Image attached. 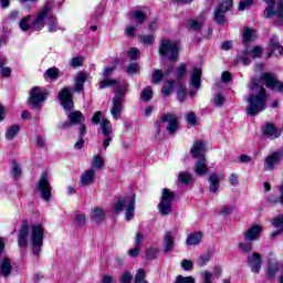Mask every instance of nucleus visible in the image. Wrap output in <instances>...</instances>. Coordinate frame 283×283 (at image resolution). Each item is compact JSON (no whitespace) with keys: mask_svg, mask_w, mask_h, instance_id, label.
<instances>
[{"mask_svg":"<svg viewBox=\"0 0 283 283\" xmlns=\"http://www.w3.org/2000/svg\"><path fill=\"white\" fill-rule=\"evenodd\" d=\"M269 95L264 86L260 85V80L253 77L250 85V95L247 98L245 112L249 116H258L261 112L266 109Z\"/></svg>","mask_w":283,"mask_h":283,"instance_id":"obj_1","label":"nucleus"},{"mask_svg":"<svg viewBox=\"0 0 283 283\" xmlns=\"http://www.w3.org/2000/svg\"><path fill=\"white\" fill-rule=\"evenodd\" d=\"M52 12V4L50 2H46L42 10L38 13L35 19L30 24V19H32L31 15H25L21 19L19 23V28L22 30V32H28V30H33L34 32H39L45 28V19L48 18V14Z\"/></svg>","mask_w":283,"mask_h":283,"instance_id":"obj_2","label":"nucleus"},{"mask_svg":"<svg viewBox=\"0 0 283 283\" xmlns=\"http://www.w3.org/2000/svg\"><path fill=\"white\" fill-rule=\"evenodd\" d=\"M45 238V230L41 223L31 224L30 242L33 255H39L43 249V239Z\"/></svg>","mask_w":283,"mask_h":283,"instance_id":"obj_3","label":"nucleus"},{"mask_svg":"<svg viewBox=\"0 0 283 283\" xmlns=\"http://www.w3.org/2000/svg\"><path fill=\"white\" fill-rule=\"evenodd\" d=\"M127 83L123 80V86L117 87L115 91V96L113 97V107L111 109V114L114 120H118L120 118V114H123V101H125V94H127Z\"/></svg>","mask_w":283,"mask_h":283,"instance_id":"obj_4","label":"nucleus"},{"mask_svg":"<svg viewBox=\"0 0 283 283\" xmlns=\"http://www.w3.org/2000/svg\"><path fill=\"white\" fill-rule=\"evenodd\" d=\"M35 189L44 202L52 200V185H50V174L48 170H43L41 177L38 179Z\"/></svg>","mask_w":283,"mask_h":283,"instance_id":"obj_5","label":"nucleus"},{"mask_svg":"<svg viewBox=\"0 0 283 283\" xmlns=\"http://www.w3.org/2000/svg\"><path fill=\"white\" fill-rule=\"evenodd\" d=\"M159 54L161 56H167L169 61H176L180 54V43L167 39L161 40Z\"/></svg>","mask_w":283,"mask_h":283,"instance_id":"obj_6","label":"nucleus"},{"mask_svg":"<svg viewBox=\"0 0 283 283\" xmlns=\"http://www.w3.org/2000/svg\"><path fill=\"white\" fill-rule=\"evenodd\" d=\"M29 94V105H31V107H34V109H39L40 107H42L48 99V91L39 86H34L33 88H31Z\"/></svg>","mask_w":283,"mask_h":283,"instance_id":"obj_7","label":"nucleus"},{"mask_svg":"<svg viewBox=\"0 0 283 283\" xmlns=\"http://www.w3.org/2000/svg\"><path fill=\"white\" fill-rule=\"evenodd\" d=\"M176 200V193L169 190L168 188L163 189L161 200L158 205V209L160 213H171V205Z\"/></svg>","mask_w":283,"mask_h":283,"instance_id":"obj_8","label":"nucleus"},{"mask_svg":"<svg viewBox=\"0 0 283 283\" xmlns=\"http://www.w3.org/2000/svg\"><path fill=\"white\" fill-rule=\"evenodd\" d=\"M261 80L269 90H276L280 94H283V82L277 80V75L273 73H263Z\"/></svg>","mask_w":283,"mask_h":283,"instance_id":"obj_9","label":"nucleus"},{"mask_svg":"<svg viewBox=\"0 0 283 283\" xmlns=\"http://www.w3.org/2000/svg\"><path fill=\"white\" fill-rule=\"evenodd\" d=\"M265 3H268L269 8L265 9L264 14L266 19H272L273 17H277L283 21V0H279L276 10L275 8V0H263Z\"/></svg>","mask_w":283,"mask_h":283,"instance_id":"obj_10","label":"nucleus"},{"mask_svg":"<svg viewBox=\"0 0 283 283\" xmlns=\"http://www.w3.org/2000/svg\"><path fill=\"white\" fill-rule=\"evenodd\" d=\"M160 123H168L166 129L170 136H174L178 132V117L172 114H166L160 118V122H156L157 129H160Z\"/></svg>","mask_w":283,"mask_h":283,"instance_id":"obj_11","label":"nucleus"},{"mask_svg":"<svg viewBox=\"0 0 283 283\" xmlns=\"http://www.w3.org/2000/svg\"><path fill=\"white\" fill-rule=\"evenodd\" d=\"M135 205L136 200L134 198H119L114 205V211L115 213H120L126 210L127 213H134Z\"/></svg>","mask_w":283,"mask_h":283,"instance_id":"obj_12","label":"nucleus"},{"mask_svg":"<svg viewBox=\"0 0 283 283\" xmlns=\"http://www.w3.org/2000/svg\"><path fill=\"white\" fill-rule=\"evenodd\" d=\"M282 160L283 149L276 150L265 157L263 169L265 171H273L275 169V165H280Z\"/></svg>","mask_w":283,"mask_h":283,"instance_id":"obj_13","label":"nucleus"},{"mask_svg":"<svg viewBox=\"0 0 283 283\" xmlns=\"http://www.w3.org/2000/svg\"><path fill=\"white\" fill-rule=\"evenodd\" d=\"M207 21V11H203L199 14V19H189L186 22V28L192 32H202L205 28V22Z\"/></svg>","mask_w":283,"mask_h":283,"instance_id":"obj_14","label":"nucleus"},{"mask_svg":"<svg viewBox=\"0 0 283 283\" xmlns=\"http://www.w3.org/2000/svg\"><path fill=\"white\" fill-rule=\"evenodd\" d=\"M3 249H6V243L3 242V239L0 238V255H3ZM10 273H12V262L6 256L0 263V275H2V277H8Z\"/></svg>","mask_w":283,"mask_h":283,"instance_id":"obj_15","label":"nucleus"},{"mask_svg":"<svg viewBox=\"0 0 283 283\" xmlns=\"http://www.w3.org/2000/svg\"><path fill=\"white\" fill-rule=\"evenodd\" d=\"M262 255L260 253L254 252L248 255V266L251 269L252 273H260L262 271Z\"/></svg>","mask_w":283,"mask_h":283,"instance_id":"obj_16","label":"nucleus"},{"mask_svg":"<svg viewBox=\"0 0 283 283\" xmlns=\"http://www.w3.org/2000/svg\"><path fill=\"white\" fill-rule=\"evenodd\" d=\"M247 56H251L252 59H261L262 57V46L256 45L252 50H249V46H245L243 51V56L241 57V61L243 65H249L251 61Z\"/></svg>","mask_w":283,"mask_h":283,"instance_id":"obj_17","label":"nucleus"},{"mask_svg":"<svg viewBox=\"0 0 283 283\" xmlns=\"http://www.w3.org/2000/svg\"><path fill=\"white\" fill-rule=\"evenodd\" d=\"M59 98L64 109H72V105H74V102H72V90L70 87H64L59 93Z\"/></svg>","mask_w":283,"mask_h":283,"instance_id":"obj_18","label":"nucleus"},{"mask_svg":"<svg viewBox=\"0 0 283 283\" xmlns=\"http://www.w3.org/2000/svg\"><path fill=\"white\" fill-rule=\"evenodd\" d=\"M28 235H30V222L28 220L22 221V226L18 233L19 247H28Z\"/></svg>","mask_w":283,"mask_h":283,"instance_id":"obj_19","label":"nucleus"},{"mask_svg":"<svg viewBox=\"0 0 283 283\" xmlns=\"http://www.w3.org/2000/svg\"><path fill=\"white\" fill-rule=\"evenodd\" d=\"M262 132L265 138H270L271 140H275V138H280V136H282V130L275 127V124L273 123H266L262 127Z\"/></svg>","mask_w":283,"mask_h":283,"instance_id":"obj_20","label":"nucleus"},{"mask_svg":"<svg viewBox=\"0 0 283 283\" xmlns=\"http://www.w3.org/2000/svg\"><path fill=\"white\" fill-rule=\"evenodd\" d=\"M260 233H262V227L259 224H254L245 231L243 238L248 242H255V240L260 238Z\"/></svg>","mask_w":283,"mask_h":283,"instance_id":"obj_21","label":"nucleus"},{"mask_svg":"<svg viewBox=\"0 0 283 283\" xmlns=\"http://www.w3.org/2000/svg\"><path fill=\"white\" fill-rule=\"evenodd\" d=\"M190 85L195 87V90H200L202 85V70L199 67H195L190 75Z\"/></svg>","mask_w":283,"mask_h":283,"instance_id":"obj_22","label":"nucleus"},{"mask_svg":"<svg viewBox=\"0 0 283 283\" xmlns=\"http://www.w3.org/2000/svg\"><path fill=\"white\" fill-rule=\"evenodd\" d=\"M69 120L70 123L66 122L62 125L63 129H65L67 125H81V123L85 122V116H83V113H81L80 111H75L69 114Z\"/></svg>","mask_w":283,"mask_h":283,"instance_id":"obj_23","label":"nucleus"},{"mask_svg":"<svg viewBox=\"0 0 283 283\" xmlns=\"http://www.w3.org/2000/svg\"><path fill=\"white\" fill-rule=\"evenodd\" d=\"M209 182H210V191L211 193H216L218 189L220 188V182L224 180V176L222 174H212L209 177Z\"/></svg>","mask_w":283,"mask_h":283,"instance_id":"obj_24","label":"nucleus"},{"mask_svg":"<svg viewBox=\"0 0 283 283\" xmlns=\"http://www.w3.org/2000/svg\"><path fill=\"white\" fill-rule=\"evenodd\" d=\"M176 249V241L171 232H166L164 235V251L165 253H171Z\"/></svg>","mask_w":283,"mask_h":283,"instance_id":"obj_25","label":"nucleus"},{"mask_svg":"<svg viewBox=\"0 0 283 283\" xmlns=\"http://www.w3.org/2000/svg\"><path fill=\"white\" fill-rule=\"evenodd\" d=\"M205 151V142L202 140H197L193 143L191 149H190V154L192 156V158H202V153Z\"/></svg>","mask_w":283,"mask_h":283,"instance_id":"obj_26","label":"nucleus"},{"mask_svg":"<svg viewBox=\"0 0 283 283\" xmlns=\"http://www.w3.org/2000/svg\"><path fill=\"white\" fill-rule=\"evenodd\" d=\"M94 180H96V172L94 169H88L81 176V185L83 187L92 185Z\"/></svg>","mask_w":283,"mask_h":283,"instance_id":"obj_27","label":"nucleus"},{"mask_svg":"<svg viewBox=\"0 0 283 283\" xmlns=\"http://www.w3.org/2000/svg\"><path fill=\"white\" fill-rule=\"evenodd\" d=\"M85 81H87V73H77L73 92H83V90H85Z\"/></svg>","mask_w":283,"mask_h":283,"instance_id":"obj_28","label":"nucleus"},{"mask_svg":"<svg viewBox=\"0 0 283 283\" xmlns=\"http://www.w3.org/2000/svg\"><path fill=\"white\" fill-rule=\"evenodd\" d=\"M195 174L197 176H205L209 168L207 167V159L205 157H200L199 160L195 164Z\"/></svg>","mask_w":283,"mask_h":283,"instance_id":"obj_29","label":"nucleus"},{"mask_svg":"<svg viewBox=\"0 0 283 283\" xmlns=\"http://www.w3.org/2000/svg\"><path fill=\"white\" fill-rule=\"evenodd\" d=\"M202 242V232H192L188 234L186 244L188 247H198Z\"/></svg>","mask_w":283,"mask_h":283,"instance_id":"obj_30","label":"nucleus"},{"mask_svg":"<svg viewBox=\"0 0 283 283\" xmlns=\"http://www.w3.org/2000/svg\"><path fill=\"white\" fill-rule=\"evenodd\" d=\"M272 227H274V229H279L277 231L271 233L272 240H275L283 231V214L273 219Z\"/></svg>","mask_w":283,"mask_h":283,"instance_id":"obj_31","label":"nucleus"},{"mask_svg":"<svg viewBox=\"0 0 283 283\" xmlns=\"http://www.w3.org/2000/svg\"><path fill=\"white\" fill-rule=\"evenodd\" d=\"M251 41H255V30L254 29H249L244 28L243 29V45L244 48H249V44Z\"/></svg>","mask_w":283,"mask_h":283,"instance_id":"obj_32","label":"nucleus"},{"mask_svg":"<svg viewBox=\"0 0 283 283\" xmlns=\"http://www.w3.org/2000/svg\"><path fill=\"white\" fill-rule=\"evenodd\" d=\"M280 271V262L276 260H270L268 262V277H275L277 275V272Z\"/></svg>","mask_w":283,"mask_h":283,"instance_id":"obj_33","label":"nucleus"},{"mask_svg":"<svg viewBox=\"0 0 283 283\" xmlns=\"http://www.w3.org/2000/svg\"><path fill=\"white\" fill-rule=\"evenodd\" d=\"M171 74L170 70L163 72L161 70L155 69L153 71V83L154 85H158L165 76H169Z\"/></svg>","mask_w":283,"mask_h":283,"instance_id":"obj_34","label":"nucleus"},{"mask_svg":"<svg viewBox=\"0 0 283 283\" xmlns=\"http://www.w3.org/2000/svg\"><path fill=\"white\" fill-rule=\"evenodd\" d=\"M99 126L103 136H114V130L112 129V122H109V119L103 118Z\"/></svg>","mask_w":283,"mask_h":283,"instance_id":"obj_35","label":"nucleus"},{"mask_svg":"<svg viewBox=\"0 0 283 283\" xmlns=\"http://www.w3.org/2000/svg\"><path fill=\"white\" fill-rule=\"evenodd\" d=\"M175 85H176V81L166 80L164 86L161 87L163 96H169L171 92H174Z\"/></svg>","mask_w":283,"mask_h":283,"instance_id":"obj_36","label":"nucleus"},{"mask_svg":"<svg viewBox=\"0 0 283 283\" xmlns=\"http://www.w3.org/2000/svg\"><path fill=\"white\" fill-rule=\"evenodd\" d=\"M227 11H224L223 9L217 8L214 10V21L216 23H218L219 25H224V23H227V17L224 15Z\"/></svg>","mask_w":283,"mask_h":283,"instance_id":"obj_37","label":"nucleus"},{"mask_svg":"<svg viewBox=\"0 0 283 283\" xmlns=\"http://www.w3.org/2000/svg\"><path fill=\"white\" fill-rule=\"evenodd\" d=\"M46 21L49 25V32H56V30H59V20L55 15H49Z\"/></svg>","mask_w":283,"mask_h":283,"instance_id":"obj_38","label":"nucleus"},{"mask_svg":"<svg viewBox=\"0 0 283 283\" xmlns=\"http://www.w3.org/2000/svg\"><path fill=\"white\" fill-rule=\"evenodd\" d=\"M19 132H21V126H19V125L10 126L7 129L6 138L8 140H12L17 136V134H19Z\"/></svg>","mask_w":283,"mask_h":283,"instance_id":"obj_39","label":"nucleus"},{"mask_svg":"<svg viewBox=\"0 0 283 283\" xmlns=\"http://www.w3.org/2000/svg\"><path fill=\"white\" fill-rule=\"evenodd\" d=\"M271 52L268 53V57L271 59L273 56V52L279 49L280 46V39L277 36H272L269 42Z\"/></svg>","mask_w":283,"mask_h":283,"instance_id":"obj_40","label":"nucleus"},{"mask_svg":"<svg viewBox=\"0 0 283 283\" xmlns=\"http://www.w3.org/2000/svg\"><path fill=\"white\" fill-rule=\"evenodd\" d=\"M11 174H12L14 180H19V178H21V176L23 174V171L21 169V165H19L17 161H13V164H12Z\"/></svg>","mask_w":283,"mask_h":283,"instance_id":"obj_41","label":"nucleus"},{"mask_svg":"<svg viewBox=\"0 0 283 283\" xmlns=\"http://www.w3.org/2000/svg\"><path fill=\"white\" fill-rule=\"evenodd\" d=\"M185 74H187V65L185 63H180L175 71V76L180 81V78H185Z\"/></svg>","mask_w":283,"mask_h":283,"instance_id":"obj_42","label":"nucleus"},{"mask_svg":"<svg viewBox=\"0 0 283 283\" xmlns=\"http://www.w3.org/2000/svg\"><path fill=\"white\" fill-rule=\"evenodd\" d=\"M178 180L181 182V185H189V182L192 180L191 174L187 171L179 172Z\"/></svg>","mask_w":283,"mask_h":283,"instance_id":"obj_43","label":"nucleus"},{"mask_svg":"<svg viewBox=\"0 0 283 283\" xmlns=\"http://www.w3.org/2000/svg\"><path fill=\"white\" fill-rule=\"evenodd\" d=\"M151 96H154V91H151L150 86L144 88L142 94H140L142 101H144L146 103L151 101Z\"/></svg>","mask_w":283,"mask_h":283,"instance_id":"obj_44","label":"nucleus"},{"mask_svg":"<svg viewBox=\"0 0 283 283\" xmlns=\"http://www.w3.org/2000/svg\"><path fill=\"white\" fill-rule=\"evenodd\" d=\"M112 85H118V80L104 78L99 82L101 90H105V87H111Z\"/></svg>","mask_w":283,"mask_h":283,"instance_id":"obj_45","label":"nucleus"},{"mask_svg":"<svg viewBox=\"0 0 283 283\" xmlns=\"http://www.w3.org/2000/svg\"><path fill=\"white\" fill-rule=\"evenodd\" d=\"M218 8L223 12H229L233 8V0H222Z\"/></svg>","mask_w":283,"mask_h":283,"instance_id":"obj_46","label":"nucleus"},{"mask_svg":"<svg viewBox=\"0 0 283 283\" xmlns=\"http://www.w3.org/2000/svg\"><path fill=\"white\" fill-rule=\"evenodd\" d=\"M158 258V248H149L146 251V259L147 260H156Z\"/></svg>","mask_w":283,"mask_h":283,"instance_id":"obj_47","label":"nucleus"},{"mask_svg":"<svg viewBox=\"0 0 283 283\" xmlns=\"http://www.w3.org/2000/svg\"><path fill=\"white\" fill-rule=\"evenodd\" d=\"M102 118H103V112H101V111L95 112L94 115L91 118L92 124L93 125H101V123H103Z\"/></svg>","mask_w":283,"mask_h":283,"instance_id":"obj_48","label":"nucleus"},{"mask_svg":"<svg viewBox=\"0 0 283 283\" xmlns=\"http://www.w3.org/2000/svg\"><path fill=\"white\" fill-rule=\"evenodd\" d=\"M209 260H211V254L206 253L198 259L197 264L198 266H207V263L209 262Z\"/></svg>","mask_w":283,"mask_h":283,"instance_id":"obj_49","label":"nucleus"},{"mask_svg":"<svg viewBox=\"0 0 283 283\" xmlns=\"http://www.w3.org/2000/svg\"><path fill=\"white\" fill-rule=\"evenodd\" d=\"M133 17L137 21V23H145V19H147V14L142 11H134Z\"/></svg>","mask_w":283,"mask_h":283,"instance_id":"obj_50","label":"nucleus"},{"mask_svg":"<svg viewBox=\"0 0 283 283\" xmlns=\"http://www.w3.org/2000/svg\"><path fill=\"white\" fill-rule=\"evenodd\" d=\"M91 220L95 222V224H101V222L105 221V213H93Z\"/></svg>","mask_w":283,"mask_h":283,"instance_id":"obj_51","label":"nucleus"},{"mask_svg":"<svg viewBox=\"0 0 283 283\" xmlns=\"http://www.w3.org/2000/svg\"><path fill=\"white\" fill-rule=\"evenodd\" d=\"M175 283H196V279L193 276H177Z\"/></svg>","mask_w":283,"mask_h":283,"instance_id":"obj_52","label":"nucleus"},{"mask_svg":"<svg viewBox=\"0 0 283 283\" xmlns=\"http://www.w3.org/2000/svg\"><path fill=\"white\" fill-rule=\"evenodd\" d=\"M44 76H48V78H57L59 77V69L51 67L45 71Z\"/></svg>","mask_w":283,"mask_h":283,"instance_id":"obj_53","label":"nucleus"},{"mask_svg":"<svg viewBox=\"0 0 283 283\" xmlns=\"http://www.w3.org/2000/svg\"><path fill=\"white\" fill-rule=\"evenodd\" d=\"M127 74H138L140 72V66L138 65V63H133L130 65L127 66L126 69Z\"/></svg>","mask_w":283,"mask_h":283,"instance_id":"obj_54","label":"nucleus"},{"mask_svg":"<svg viewBox=\"0 0 283 283\" xmlns=\"http://www.w3.org/2000/svg\"><path fill=\"white\" fill-rule=\"evenodd\" d=\"M95 169H103V165H105V160L101 156H95L92 163Z\"/></svg>","mask_w":283,"mask_h":283,"instance_id":"obj_55","label":"nucleus"},{"mask_svg":"<svg viewBox=\"0 0 283 283\" xmlns=\"http://www.w3.org/2000/svg\"><path fill=\"white\" fill-rule=\"evenodd\" d=\"M239 249L241 253H251L253 251V244L252 243H239Z\"/></svg>","mask_w":283,"mask_h":283,"instance_id":"obj_56","label":"nucleus"},{"mask_svg":"<svg viewBox=\"0 0 283 283\" xmlns=\"http://www.w3.org/2000/svg\"><path fill=\"white\" fill-rule=\"evenodd\" d=\"M255 0H242V1H240V3H239V10L241 11V12H243V10H247V8H251V6H253V2H254Z\"/></svg>","mask_w":283,"mask_h":283,"instance_id":"obj_57","label":"nucleus"},{"mask_svg":"<svg viewBox=\"0 0 283 283\" xmlns=\"http://www.w3.org/2000/svg\"><path fill=\"white\" fill-rule=\"evenodd\" d=\"M71 67H81L83 65V57L75 56L70 61Z\"/></svg>","mask_w":283,"mask_h":283,"instance_id":"obj_58","label":"nucleus"},{"mask_svg":"<svg viewBox=\"0 0 283 283\" xmlns=\"http://www.w3.org/2000/svg\"><path fill=\"white\" fill-rule=\"evenodd\" d=\"M128 56L132 61H136L140 56V51L136 48H132L128 51Z\"/></svg>","mask_w":283,"mask_h":283,"instance_id":"obj_59","label":"nucleus"},{"mask_svg":"<svg viewBox=\"0 0 283 283\" xmlns=\"http://www.w3.org/2000/svg\"><path fill=\"white\" fill-rule=\"evenodd\" d=\"M213 103L217 105V107H222L224 105V96L218 93L214 95Z\"/></svg>","mask_w":283,"mask_h":283,"instance_id":"obj_60","label":"nucleus"},{"mask_svg":"<svg viewBox=\"0 0 283 283\" xmlns=\"http://www.w3.org/2000/svg\"><path fill=\"white\" fill-rule=\"evenodd\" d=\"M187 118V123L188 125H191L192 127L198 123V119L196 118V114L195 113H188L186 115Z\"/></svg>","mask_w":283,"mask_h":283,"instance_id":"obj_61","label":"nucleus"},{"mask_svg":"<svg viewBox=\"0 0 283 283\" xmlns=\"http://www.w3.org/2000/svg\"><path fill=\"white\" fill-rule=\"evenodd\" d=\"M177 98L180 103H185V101H187V91L185 90V87H181L177 92Z\"/></svg>","mask_w":283,"mask_h":283,"instance_id":"obj_62","label":"nucleus"},{"mask_svg":"<svg viewBox=\"0 0 283 283\" xmlns=\"http://www.w3.org/2000/svg\"><path fill=\"white\" fill-rule=\"evenodd\" d=\"M201 275H202V283H213V281H211V277H213V273L209 271H205L201 273Z\"/></svg>","mask_w":283,"mask_h":283,"instance_id":"obj_63","label":"nucleus"},{"mask_svg":"<svg viewBox=\"0 0 283 283\" xmlns=\"http://www.w3.org/2000/svg\"><path fill=\"white\" fill-rule=\"evenodd\" d=\"M133 279H134V276L129 272H125L124 274H122L119 282L120 283H132Z\"/></svg>","mask_w":283,"mask_h":283,"instance_id":"obj_64","label":"nucleus"}]
</instances>
